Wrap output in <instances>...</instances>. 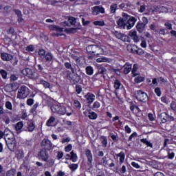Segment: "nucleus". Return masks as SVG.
Segmentation results:
<instances>
[{
	"mask_svg": "<svg viewBox=\"0 0 176 176\" xmlns=\"http://www.w3.org/2000/svg\"><path fill=\"white\" fill-rule=\"evenodd\" d=\"M15 130L17 131L18 134L23 133V131L32 133V131L35 130V122H34V121L28 122L25 126L24 125V123H23V121L18 122L15 124Z\"/></svg>",
	"mask_w": 176,
	"mask_h": 176,
	"instance_id": "nucleus-1",
	"label": "nucleus"
},
{
	"mask_svg": "<svg viewBox=\"0 0 176 176\" xmlns=\"http://www.w3.org/2000/svg\"><path fill=\"white\" fill-rule=\"evenodd\" d=\"M88 54L91 56H96L98 57L100 54H104V49L98 45H89L86 47Z\"/></svg>",
	"mask_w": 176,
	"mask_h": 176,
	"instance_id": "nucleus-2",
	"label": "nucleus"
},
{
	"mask_svg": "<svg viewBox=\"0 0 176 176\" xmlns=\"http://www.w3.org/2000/svg\"><path fill=\"white\" fill-rule=\"evenodd\" d=\"M51 111L53 113H57L58 115H67V116H71L72 113H67V108L61 104H53L51 107Z\"/></svg>",
	"mask_w": 176,
	"mask_h": 176,
	"instance_id": "nucleus-3",
	"label": "nucleus"
},
{
	"mask_svg": "<svg viewBox=\"0 0 176 176\" xmlns=\"http://www.w3.org/2000/svg\"><path fill=\"white\" fill-rule=\"evenodd\" d=\"M66 76L67 79L69 80L72 86H74V85H78V83L82 80V77L77 73H75V72H71L68 71Z\"/></svg>",
	"mask_w": 176,
	"mask_h": 176,
	"instance_id": "nucleus-4",
	"label": "nucleus"
},
{
	"mask_svg": "<svg viewBox=\"0 0 176 176\" xmlns=\"http://www.w3.org/2000/svg\"><path fill=\"white\" fill-rule=\"evenodd\" d=\"M122 17H120L117 21V25L120 30H126L127 28V20H129L130 15L127 13L122 12Z\"/></svg>",
	"mask_w": 176,
	"mask_h": 176,
	"instance_id": "nucleus-5",
	"label": "nucleus"
},
{
	"mask_svg": "<svg viewBox=\"0 0 176 176\" xmlns=\"http://www.w3.org/2000/svg\"><path fill=\"white\" fill-rule=\"evenodd\" d=\"M135 98L140 102H146L149 100L148 94L142 90H137L135 91Z\"/></svg>",
	"mask_w": 176,
	"mask_h": 176,
	"instance_id": "nucleus-6",
	"label": "nucleus"
},
{
	"mask_svg": "<svg viewBox=\"0 0 176 176\" xmlns=\"http://www.w3.org/2000/svg\"><path fill=\"white\" fill-rule=\"evenodd\" d=\"M21 74L24 75V76H27L30 79H32V80H36L39 76V74L36 72H32V70L30 68H25L21 71Z\"/></svg>",
	"mask_w": 176,
	"mask_h": 176,
	"instance_id": "nucleus-7",
	"label": "nucleus"
},
{
	"mask_svg": "<svg viewBox=\"0 0 176 176\" xmlns=\"http://www.w3.org/2000/svg\"><path fill=\"white\" fill-rule=\"evenodd\" d=\"M28 96H30V89L25 86L21 87L17 94V98L24 100V98H27Z\"/></svg>",
	"mask_w": 176,
	"mask_h": 176,
	"instance_id": "nucleus-8",
	"label": "nucleus"
},
{
	"mask_svg": "<svg viewBox=\"0 0 176 176\" xmlns=\"http://www.w3.org/2000/svg\"><path fill=\"white\" fill-rule=\"evenodd\" d=\"M113 35L117 38V39H120V41H122V42H128L130 43L131 40L130 37L120 32L115 31L113 32Z\"/></svg>",
	"mask_w": 176,
	"mask_h": 176,
	"instance_id": "nucleus-9",
	"label": "nucleus"
},
{
	"mask_svg": "<svg viewBox=\"0 0 176 176\" xmlns=\"http://www.w3.org/2000/svg\"><path fill=\"white\" fill-rule=\"evenodd\" d=\"M159 118L161 120V123H167V122H174V120H175V118H174V117L168 115L166 112L162 113L159 116Z\"/></svg>",
	"mask_w": 176,
	"mask_h": 176,
	"instance_id": "nucleus-10",
	"label": "nucleus"
},
{
	"mask_svg": "<svg viewBox=\"0 0 176 176\" xmlns=\"http://www.w3.org/2000/svg\"><path fill=\"white\" fill-rule=\"evenodd\" d=\"M38 159L43 162H47L49 160V153L46 148H42L37 154Z\"/></svg>",
	"mask_w": 176,
	"mask_h": 176,
	"instance_id": "nucleus-11",
	"label": "nucleus"
},
{
	"mask_svg": "<svg viewBox=\"0 0 176 176\" xmlns=\"http://www.w3.org/2000/svg\"><path fill=\"white\" fill-rule=\"evenodd\" d=\"M85 156L87 158L88 170H91L93 168V154L90 149L85 150Z\"/></svg>",
	"mask_w": 176,
	"mask_h": 176,
	"instance_id": "nucleus-12",
	"label": "nucleus"
},
{
	"mask_svg": "<svg viewBox=\"0 0 176 176\" xmlns=\"http://www.w3.org/2000/svg\"><path fill=\"white\" fill-rule=\"evenodd\" d=\"M6 144L10 152H14L16 151V146H17L16 140L8 138L6 140Z\"/></svg>",
	"mask_w": 176,
	"mask_h": 176,
	"instance_id": "nucleus-13",
	"label": "nucleus"
},
{
	"mask_svg": "<svg viewBox=\"0 0 176 176\" xmlns=\"http://www.w3.org/2000/svg\"><path fill=\"white\" fill-rule=\"evenodd\" d=\"M37 85H43V87L45 89H49L50 87V83L43 78H41V75L38 74L37 78L34 81Z\"/></svg>",
	"mask_w": 176,
	"mask_h": 176,
	"instance_id": "nucleus-14",
	"label": "nucleus"
},
{
	"mask_svg": "<svg viewBox=\"0 0 176 176\" xmlns=\"http://www.w3.org/2000/svg\"><path fill=\"white\" fill-rule=\"evenodd\" d=\"M135 23H137V19L134 16H130L126 21L127 30H131L134 27Z\"/></svg>",
	"mask_w": 176,
	"mask_h": 176,
	"instance_id": "nucleus-15",
	"label": "nucleus"
},
{
	"mask_svg": "<svg viewBox=\"0 0 176 176\" xmlns=\"http://www.w3.org/2000/svg\"><path fill=\"white\" fill-rule=\"evenodd\" d=\"M99 13L104 14V13H105V8L100 6H96L93 7L92 14H94L95 16H97L99 14Z\"/></svg>",
	"mask_w": 176,
	"mask_h": 176,
	"instance_id": "nucleus-16",
	"label": "nucleus"
},
{
	"mask_svg": "<svg viewBox=\"0 0 176 176\" xmlns=\"http://www.w3.org/2000/svg\"><path fill=\"white\" fill-rule=\"evenodd\" d=\"M85 98H86L87 104L90 105L91 104H93V102H94V100H96V95L88 92L85 96Z\"/></svg>",
	"mask_w": 176,
	"mask_h": 176,
	"instance_id": "nucleus-17",
	"label": "nucleus"
},
{
	"mask_svg": "<svg viewBox=\"0 0 176 176\" xmlns=\"http://www.w3.org/2000/svg\"><path fill=\"white\" fill-rule=\"evenodd\" d=\"M0 57L3 61H12L13 60V55L8 52L1 53Z\"/></svg>",
	"mask_w": 176,
	"mask_h": 176,
	"instance_id": "nucleus-18",
	"label": "nucleus"
},
{
	"mask_svg": "<svg viewBox=\"0 0 176 176\" xmlns=\"http://www.w3.org/2000/svg\"><path fill=\"white\" fill-rule=\"evenodd\" d=\"M131 52L133 54H138V56H142L145 53L144 50L138 48L137 46H133V47L131 49Z\"/></svg>",
	"mask_w": 176,
	"mask_h": 176,
	"instance_id": "nucleus-19",
	"label": "nucleus"
},
{
	"mask_svg": "<svg viewBox=\"0 0 176 176\" xmlns=\"http://www.w3.org/2000/svg\"><path fill=\"white\" fill-rule=\"evenodd\" d=\"M113 157H120V164H123L124 163V159H126V154L123 151H121L120 153H116L113 155Z\"/></svg>",
	"mask_w": 176,
	"mask_h": 176,
	"instance_id": "nucleus-20",
	"label": "nucleus"
},
{
	"mask_svg": "<svg viewBox=\"0 0 176 176\" xmlns=\"http://www.w3.org/2000/svg\"><path fill=\"white\" fill-rule=\"evenodd\" d=\"M106 76L104 74H101L100 73H96L93 77V80H100L102 82V80H105Z\"/></svg>",
	"mask_w": 176,
	"mask_h": 176,
	"instance_id": "nucleus-21",
	"label": "nucleus"
},
{
	"mask_svg": "<svg viewBox=\"0 0 176 176\" xmlns=\"http://www.w3.org/2000/svg\"><path fill=\"white\" fill-rule=\"evenodd\" d=\"M13 11L14 12L15 14H16L18 19V23H23L24 21V19H23V14L21 13V11L20 10L14 9Z\"/></svg>",
	"mask_w": 176,
	"mask_h": 176,
	"instance_id": "nucleus-22",
	"label": "nucleus"
},
{
	"mask_svg": "<svg viewBox=\"0 0 176 176\" xmlns=\"http://www.w3.org/2000/svg\"><path fill=\"white\" fill-rule=\"evenodd\" d=\"M48 28L51 31H56V32H63L64 31V28H60L56 25H50Z\"/></svg>",
	"mask_w": 176,
	"mask_h": 176,
	"instance_id": "nucleus-23",
	"label": "nucleus"
},
{
	"mask_svg": "<svg viewBox=\"0 0 176 176\" xmlns=\"http://www.w3.org/2000/svg\"><path fill=\"white\" fill-rule=\"evenodd\" d=\"M124 75H128V74H130V72H131V68H132V65L129 63H126L124 66Z\"/></svg>",
	"mask_w": 176,
	"mask_h": 176,
	"instance_id": "nucleus-24",
	"label": "nucleus"
},
{
	"mask_svg": "<svg viewBox=\"0 0 176 176\" xmlns=\"http://www.w3.org/2000/svg\"><path fill=\"white\" fill-rule=\"evenodd\" d=\"M129 36L131 38V39L133 40L134 42H140V38H138V36L137 35V31L133 30L129 32Z\"/></svg>",
	"mask_w": 176,
	"mask_h": 176,
	"instance_id": "nucleus-25",
	"label": "nucleus"
},
{
	"mask_svg": "<svg viewBox=\"0 0 176 176\" xmlns=\"http://www.w3.org/2000/svg\"><path fill=\"white\" fill-rule=\"evenodd\" d=\"M137 31L140 34L144 32V30H145V25L142 23V22H138L136 25Z\"/></svg>",
	"mask_w": 176,
	"mask_h": 176,
	"instance_id": "nucleus-26",
	"label": "nucleus"
},
{
	"mask_svg": "<svg viewBox=\"0 0 176 176\" xmlns=\"http://www.w3.org/2000/svg\"><path fill=\"white\" fill-rule=\"evenodd\" d=\"M45 60L47 63H53V61H54V56H53V54L47 52L45 54Z\"/></svg>",
	"mask_w": 176,
	"mask_h": 176,
	"instance_id": "nucleus-27",
	"label": "nucleus"
},
{
	"mask_svg": "<svg viewBox=\"0 0 176 176\" xmlns=\"http://www.w3.org/2000/svg\"><path fill=\"white\" fill-rule=\"evenodd\" d=\"M100 141L102 148H107V146H108V138L107 136H101Z\"/></svg>",
	"mask_w": 176,
	"mask_h": 176,
	"instance_id": "nucleus-28",
	"label": "nucleus"
},
{
	"mask_svg": "<svg viewBox=\"0 0 176 176\" xmlns=\"http://www.w3.org/2000/svg\"><path fill=\"white\" fill-rule=\"evenodd\" d=\"M98 72L96 73L100 74L102 75H107V69L102 65H98L97 67Z\"/></svg>",
	"mask_w": 176,
	"mask_h": 176,
	"instance_id": "nucleus-29",
	"label": "nucleus"
},
{
	"mask_svg": "<svg viewBox=\"0 0 176 176\" xmlns=\"http://www.w3.org/2000/svg\"><path fill=\"white\" fill-rule=\"evenodd\" d=\"M123 85H122V82H120V81L118 79H116L114 81V89L116 90V91H119V90L120 89V87H122Z\"/></svg>",
	"mask_w": 176,
	"mask_h": 176,
	"instance_id": "nucleus-30",
	"label": "nucleus"
},
{
	"mask_svg": "<svg viewBox=\"0 0 176 176\" xmlns=\"http://www.w3.org/2000/svg\"><path fill=\"white\" fill-rule=\"evenodd\" d=\"M137 71H138V64H134L131 70L132 76L133 78L138 76V73H137Z\"/></svg>",
	"mask_w": 176,
	"mask_h": 176,
	"instance_id": "nucleus-31",
	"label": "nucleus"
},
{
	"mask_svg": "<svg viewBox=\"0 0 176 176\" xmlns=\"http://www.w3.org/2000/svg\"><path fill=\"white\" fill-rule=\"evenodd\" d=\"M140 142L146 145L148 148H153V144L151 142L148 141V139L146 138L140 139Z\"/></svg>",
	"mask_w": 176,
	"mask_h": 176,
	"instance_id": "nucleus-32",
	"label": "nucleus"
},
{
	"mask_svg": "<svg viewBox=\"0 0 176 176\" xmlns=\"http://www.w3.org/2000/svg\"><path fill=\"white\" fill-rule=\"evenodd\" d=\"M87 75L91 76L94 74V69L91 66H87L85 68Z\"/></svg>",
	"mask_w": 176,
	"mask_h": 176,
	"instance_id": "nucleus-33",
	"label": "nucleus"
},
{
	"mask_svg": "<svg viewBox=\"0 0 176 176\" xmlns=\"http://www.w3.org/2000/svg\"><path fill=\"white\" fill-rule=\"evenodd\" d=\"M78 30H80V28H69L65 29V32H67V34H76V32H78Z\"/></svg>",
	"mask_w": 176,
	"mask_h": 176,
	"instance_id": "nucleus-34",
	"label": "nucleus"
},
{
	"mask_svg": "<svg viewBox=\"0 0 176 176\" xmlns=\"http://www.w3.org/2000/svg\"><path fill=\"white\" fill-rule=\"evenodd\" d=\"M70 160H72L73 163H76V162L78 161V155L74 153V151L70 152Z\"/></svg>",
	"mask_w": 176,
	"mask_h": 176,
	"instance_id": "nucleus-35",
	"label": "nucleus"
},
{
	"mask_svg": "<svg viewBox=\"0 0 176 176\" xmlns=\"http://www.w3.org/2000/svg\"><path fill=\"white\" fill-rule=\"evenodd\" d=\"M116 10H118V4H111L110 6V13H111L112 14H115L116 13Z\"/></svg>",
	"mask_w": 176,
	"mask_h": 176,
	"instance_id": "nucleus-36",
	"label": "nucleus"
},
{
	"mask_svg": "<svg viewBox=\"0 0 176 176\" xmlns=\"http://www.w3.org/2000/svg\"><path fill=\"white\" fill-rule=\"evenodd\" d=\"M88 118L89 119H91V120H96V119H97V118H98V115L97 114V113L92 111V112H89L88 114Z\"/></svg>",
	"mask_w": 176,
	"mask_h": 176,
	"instance_id": "nucleus-37",
	"label": "nucleus"
},
{
	"mask_svg": "<svg viewBox=\"0 0 176 176\" xmlns=\"http://www.w3.org/2000/svg\"><path fill=\"white\" fill-rule=\"evenodd\" d=\"M46 151H52L53 149V144L49 140H45Z\"/></svg>",
	"mask_w": 176,
	"mask_h": 176,
	"instance_id": "nucleus-38",
	"label": "nucleus"
},
{
	"mask_svg": "<svg viewBox=\"0 0 176 176\" xmlns=\"http://www.w3.org/2000/svg\"><path fill=\"white\" fill-rule=\"evenodd\" d=\"M56 120V118L54 116H51L46 122V126L47 127H52V123H54V122Z\"/></svg>",
	"mask_w": 176,
	"mask_h": 176,
	"instance_id": "nucleus-39",
	"label": "nucleus"
},
{
	"mask_svg": "<svg viewBox=\"0 0 176 176\" xmlns=\"http://www.w3.org/2000/svg\"><path fill=\"white\" fill-rule=\"evenodd\" d=\"M64 66L67 69H70L72 72H75V69L72 67V65L69 62H65Z\"/></svg>",
	"mask_w": 176,
	"mask_h": 176,
	"instance_id": "nucleus-40",
	"label": "nucleus"
},
{
	"mask_svg": "<svg viewBox=\"0 0 176 176\" xmlns=\"http://www.w3.org/2000/svg\"><path fill=\"white\" fill-rule=\"evenodd\" d=\"M73 105L75 107L76 109H80V108H82V104L78 100H74Z\"/></svg>",
	"mask_w": 176,
	"mask_h": 176,
	"instance_id": "nucleus-41",
	"label": "nucleus"
},
{
	"mask_svg": "<svg viewBox=\"0 0 176 176\" xmlns=\"http://www.w3.org/2000/svg\"><path fill=\"white\" fill-rule=\"evenodd\" d=\"M145 80V77L142 76H136L134 79L135 83H141L142 82H144Z\"/></svg>",
	"mask_w": 176,
	"mask_h": 176,
	"instance_id": "nucleus-42",
	"label": "nucleus"
},
{
	"mask_svg": "<svg viewBox=\"0 0 176 176\" xmlns=\"http://www.w3.org/2000/svg\"><path fill=\"white\" fill-rule=\"evenodd\" d=\"M108 61H109V59H108V58H106L104 56H102L96 59V63H108Z\"/></svg>",
	"mask_w": 176,
	"mask_h": 176,
	"instance_id": "nucleus-43",
	"label": "nucleus"
},
{
	"mask_svg": "<svg viewBox=\"0 0 176 176\" xmlns=\"http://www.w3.org/2000/svg\"><path fill=\"white\" fill-rule=\"evenodd\" d=\"M78 167H79L78 164H72L69 165V168H70L72 171H76V170H78Z\"/></svg>",
	"mask_w": 176,
	"mask_h": 176,
	"instance_id": "nucleus-44",
	"label": "nucleus"
},
{
	"mask_svg": "<svg viewBox=\"0 0 176 176\" xmlns=\"http://www.w3.org/2000/svg\"><path fill=\"white\" fill-rule=\"evenodd\" d=\"M0 75L3 79H8V72L5 69H0Z\"/></svg>",
	"mask_w": 176,
	"mask_h": 176,
	"instance_id": "nucleus-45",
	"label": "nucleus"
},
{
	"mask_svg": "<svg viewBox=\"0 0 176 176\" xmlns=\"http://www.w3.org/2000/svg\"><path fill=\"white\" fill-rule=\"evenodd\" d=\"M154 92L155 93L157 97H162V89H160V87H155L154 89Z\"/></svg>",
	"mask_w": 176,
	"mask_h": 176,
	"instance_id": "nucleus-46",
	"label": "nucleus"
},
{
	"mask_svg": "<svg viewBox=\"0 0 176 176\" xmlns=\"http://www.w3.org/2000/svg\"><path fill=\"white\" fill-rule=\"evenodd\" d=\"M94 25H99V27H104L105 22L104 21H94Z\"/></svg>",
	"mask_w": 176,
	"mask_h": 176,
	"instance_id": "nucleus-47",
	"label": "nucleus"
},
{
	"mask_svg": "<svg viewBox=\"0 0 176 176\" xmlns=\"http://www.w3.org/2000/svg\"><path fill=\"white\" fill-rule=\"evenodd\" d=\"M6 108L10 111L13 110V105H12V102L10 101L6 102Z\"/></svg>",
	"mask_w": 176,
	"mask_h": 176,
	"instance_id": "nucleus-48",
	"label": "nucleus"
},
{
	"mask_svg": "<svg viewBox=\"0 0 176 176\" xmlns=\"http://www.w3.org/2000/svg\"><path fill=\"white\" fill-rule=\"evenodd\" d=\"M16 174V169H10L7 171L6 176H14Z\"/></svg>",
	"mask_w": 176,
	"mask_h": 176,
	"instance_id": "nucleus-49",
	"label": "nucleus"
},
{
	"mask_svg": "<svg viewBox=\"0 0 176 176\" xmlns=\"http://www.w3.org/2000/svg\"><path fill=\"white\" fill-rule=\"evenodd\" d=\"M129 109H131V111L132 112H134V109H135L137 105H135V104H134V102H133V101H130V102H129Z\"/></svg>",
	"mask_w": 176,
	"mask_h": 176,
	"instance_id": "nucleus-50",
	"label": "nucleus"
},
{
	"mask_svg": "<svg viewBox=\"0 0 176 176\" xmlns=\"http://www.w3.org/2000/svg\"><path fill=\"white\" fill-rule=\"evenodd\" d=\"M38 54L40 57H45L46 56V50L41 49L38 50Z\"/></svg>",
	"mask_w": 176,
	"mask_h": 176,
	"instance_id": "nucleus-51",
	"label": "nucleus"
},
{
	"mask_svg": "<svg viewBox=\"0 0 176 176\" xmlns=\"http://www.w3.org/2000/svg\"><path fill=\"white\" fill-rule=\"evenodd\" d=\"M26 52H34L35 51V47L33 45H29L25 48Z\"/></svg>",
	"mask_w": 176,
	"mask_h": 176,
	"instance_id": "nucleus-52",
	"label": "nucleus"
},
{
	"mask_svg": "<svg viewBox=\"0 0 176 176\" xmlns=\"http://www.w3.org/2000/svg\"><path fill=\"white\" fill-rule=\"evenodd\" d=\"M69 21H70V24L72 25H75L76 24V18L74 16L69 17Z\"/></svg>",
	"mask_w": 176,
	"mask_h": 176,
	"instance_id": "nucleus-53",
	"label": "nucleus"
},
{
	"mask_svg": "<svg viewBox=\"0 0 176 176\" xmlns=\"http://www.w3.org/2000/svg\"><path fill=\"white\" fill-rule=\"evenodd\" d=\"M100 107H101V104L100 103V102L96 101L95 102H94V104H93L94 109H98V108H100Z\"/></svg>",
	"mask_w": 176,
	"mask_h": 176,
	"instance_id": "nucleus-54",
	"label": "nucleus"
},
{
	"mask_svg": "<svg viewBox=\"0 0 176 176\" xmlns=\"http://www.w3.org/2000/svg\"><path fill=\"white\" fill-rule=\"evenodd\" d=\"M175 156V152H168V159H170V160H173Z\"/></svg>",
	"mask_w": 176,
	"mask_h": 176,
	"instance_id": "nucleus-55",
	"label": "nucleus"
},
{
	"mask_svg": "<svg viewBox=\"0 0 176 176\" xmlns=\"http://www.w3.org/2000/svg\"><path fill=\"white\" fill-rule=\"evenodd\" d=\"M82 86L76 85V91L77 94H80V93H82Z\"/></svg>",
	"mask_w": 176,
	"mask_h": 176,
	"instance_id": "nucleus-56",
	"label": "nucleus"
},
{
	"mask_svg": "<svg viewBox=\"0 0 176 176\" xmlns=\"http://www.w3.org/2000/svg\"><path fill=\"white\" fill-rule=\"evenodd\" d=\"M39 104L36 103L33 105V107H32V109H30V112L31 113H34V112L36 111V109L38 108Z\"/></svg>",
	"mask_w": 176,
	"mask_h": 176,
	"instance_id": "nucleus-57",
	"label": "nucleus"
},
{
	"mask_svg": "<svg viewBox=\"0 0 176 176\" xmlns=\"http://www.w3.org/2000/svg\"><path fill=\"white\" fill-rule=\"evenodd\" d=\"M34 100L33 98H29L27 100L26 104L29 107H31L32 105H34Z\"/></svg>",
	"mask_w": 176,
	"mask_h": 176,
	"instance_id": "nucleus-58",
	"label": "nucleus"
},
{
	"mask_svg": "<svg viewBox=\"0 0 176 176\" xmlns=\"http://www.w3.org/2000/svg\"><path fill=\"white\" fill-rule=\"evenodd\" d=\"M170 109H172V111H174V112H175V111H176V102L175 101L171 102Z\"/></svg>",
	"mask_w": 176,
	"mask_h": 176,
	"instance_id": "nucleus-59",
	"label": "nucleus"
},
{
	"mask_svg": "<svg viewBox=\"0 0 176 176\" xmlns=\"http://www.w3.org/2000/svg\"><path fill=\"white\" fill-rule=\"evenodd\" d=\"M70 151H72V144H69L67 146L65 147V151L70 152Z\"/></svg>",
	"mask_w": 176,
	"mask_h": 176,
	"instance_id": "nucleus-60",
	"label": "nucleus"
},
{
	"mask_svg": "<svg viewBox=\"0 0 176 176\" xmlns=\"http://www.w3.org/2000/svg\"><path fill=\"white\" fill-rule=\"evenodd\" d=\"M137 135H138V134L137 133V132H133V133H131V135L129 136L128 141H133V138H134V137H137Z\"/></svg>",
	"mask_w": 176,
	"mask_h": 176,
	"instance_id": "nucleus-61",
	"label": "nucleus"
},
{
	"mask_svg": "<svg viewBox=\"0 0 176 176\" xmlns=\"http://www.w3.org/2000/svg\"><path fill=\"white\" fill-rule=\"evenodd\" d=\"M164 25L168 30H173V25L170 22H166Z\"/></svg>",
	"mask_w": 176,
	"mask_h": 176,
	"instance_id": "nucleus-62",
	"label": "nucleus"
},
{
	"mask_svg": "<svg viewBox=\"0 0 176 176\" xmlns=\"http://www.w3.org/2000/svg\"><path fill=\"white\" fill-rule=\"evenodd\" d=\"M119 173H120V174H125L126 173V166L124 165H123L120 169H119Z\"/></svg>",
	"mask_w": 176,
	"mask_h": 176,
	"instance_id": "nucleus-63",
	"label": "nucleus"
},
{
	"mask_svg": "<svg viewBox=\"0 0 176 176\" xmlns=\"http://www.w3.org/2000/svg\"><path fill=\"white\" fill-rule=\"evenodd\" d=\"M142 20V24L144 25H146V24H148V18H146V16H143Z\"/></svg>",
	"mask_w": 176,
	"mask_h": 176,
	"instance_id": "nucleus-64",
	"label": "nucleus"
}]
</instances>
